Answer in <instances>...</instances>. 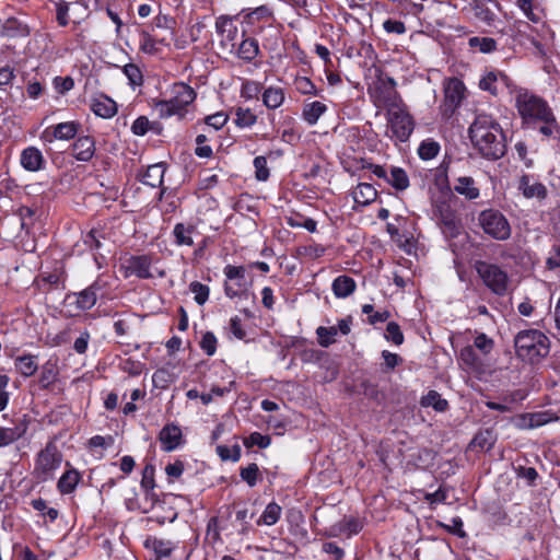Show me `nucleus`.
Listing matches in <instances>:
<instances>
[{
  "instance_id": "nucleus-62",
  "label": "nucleus",
  "mask_w": 560,
  "mask_h": 560,
  "mask_svg": "<svg viewBox=\"0 0 560 560\" xmlns=\"http://www.w3.org/2000/svg\"><path fill=\"white\" fill-rule=\"evenodd\" d=\"M539 121L544 122V125L539 128V132L546 137H551L555 132L559 131V125L557 119L552 114H550V119H540Z\"/></svg>"
},
{
  "instance_id": "nucleus-10",
  "label": "nucleus",
  "mask_w": 560,
  "mask_h": 560,
  "mask_svg": "<svg viewBox=\"0 0 560 560\" xmlns=\"http://www.w3.org/2000/svg\"><path fill=\"white\" fill-rule=\"evenodd\" d=\"M388 126L393 136L400 142H406L413 131V119L400 107L388 109Z\"/></svg>"
},
{
  "instance_id": "nucleus-27",
  "label": "nucleus",
  "mask_w": 560,
  "mask_h": 560,
  "mask_svg": "<svg viewBox=\"0 0 560 560\" xmlns=\"http://www.w3.org/2000/svg\"><path fill=\"white\" fill-rule=\"evenodd\" d=\"M355 288V281L346 275L338 276L331 284L334 294L339 299L348 298L354 292Z\"/></svg>"
},
{
  "instance_id": "nucleus-51",
  "label": "nucleus",
  "mask_w": 560,
  "mask_h": 560,
  "mask_svg": "<svg viewBox=\"0 0 560 560\" xmlns=\"http://www.w3.org/2000/svg\"><path fill=\"white\" fill-rule=\"evenodd\" d=\"M217 453L222 460L237 462L241 458V446L238 444H235L233 447L219 445Z\"/></svg>"
},
{
  "instance_id": "nucleus-20",
  "label": "nucleus",
  "mask_w": 560,
  "mask_h": 560,
  "mask_svg": "<svg viewBox=\"0 0 560 560\" xmlns=\"http://www.w3.org/2000/svg\"><path fill=\"white\" fill-rule=\"evenodd\" d=\"M518 190L525 198L545 199L547 197V188L540 182H533V176L524 174L518 182Z\"/></svg>"
},
{
  "instance_id": "nucleus-57",
  "label": "nucleus",
  "mask_w": 560,
  "mask_h": 560,
  "mask_svg": "<svg viewBox=\"0 0 560 560\" xmlns=\"http://www.w3.org/2000/svg\"><path fill=\"white\" fill-rule=\"evenodd\" d=\"M255 176L258 180L265 182L269 178V170L267 166V159L262 155L254 159Z\"/></svg>"
},
{
  "instance_id": "nucleus-18",
  "label": "nucleus",
  "mask_w": 560,
  "mask_h": 560,
  "mask_svg": "<svg viewBox=\"0 0 560 560\" xmlns=\"http://www.w3.org/2000/svg\"><path fill=\"white\" fill-rule=\"evenodd\" d=\"M127 276L135 275L140 279H150L153 277L151 273V258L147 255L131 256L126 260L125 265Z\"/></svg>"
},
{
  "instance_id": "nucleus-13",
  "label": "nucleus",
  "mask_w": 560,
  "mask_h": 560,
  "mask_svg": "<svg viewBox=\"0 0 560 560\" xmlns=\"http://www.w3.org/2000/svg\"><path fill=\"white\" fill-rule=\"evenodd\" d=\"M80 128L81 125L75 121L60 122L47 127L40 133V140L46 143H52L55 140H70L77 136Z\"/></svg>"
},
{
  "instance_id": "nucleus-34",
  "label": "nucleus",
  "mask_w": 560,
  "mask_h": 560,
  "mask_svg": "<svg viewBox=\"0 0 560 560\" xmlns=\"http://www.w3.org/2000/svg\"><path fill=\"white\" fill-rule=\"evenodd\" d=\"M80 474L75 469L67 470L58 481V490L62 494H69L74 491L80 481Z\"/></svg>"
},
{
  "instance_id": "nucleus-59",
  "label": "nucleus",
  "mask_w": 560,
  "mask_h": 560,
  "mask_svg": "<svg viewBox=\"0 0 560 560\" xmlns=\"http://www.w3.org/2000/svg\"><path fill=\"white\" fill-rule=\"evenodd\" d=\"M382 358L384 359V368L382 369L384 373L393 371L396 366L402 363L401 357L388 350L382 351Z\"/></svg>"
},
{
  "instance_id": "nucleus-17",
  "label": "nucleus",
  "mask_w": 560,
  "mask_h": 560,
  "mask_svg": "<svg viewBox=\"0 0 560 560\" xmlns=\"http://www.w3.org/2000/svg\"><path fill=\"white\" fill-rule=\"evenodd\" d=\"M159 441L164 452L176 450L183 442L180 428L174 423L166 424L159 433Z\"/></svg>"
},
{
  "instance_id": "nucleus-39",
  "label": "nucleus",
  "mask_w": 560,
  "mask_h": 560,
  "mask_svg": "<svg viewBox=\"0 0 560 560\" xmlns=\"http://www.w3.org/2000/svg\"><path fill=\"white\" fill-rule=\"evenodd\" d=\"M517 7L533 23H540L542 21V11L535 3V0H517Z\"/></svg>"
},
{
  "instance_id": "nucleus-15",
  "label": "nucleus",
  "mask_w": 560,
  "mask_h": 560,
  "mask_svg": "<svg viewBox=\"0 0 560 560\" xmlns=\"http://www.w3.org/2000/svg\"><path fill=\"white\" fill-rule=\"evenodd\" d=\"M464 83L456 79H448L444 85V107L446 112L453 113L462 103L464 97Z\"/></svg>"
},
{
  "instance_id": "nucleus-24",
  "label": "nucleus",
  "mask_w": 560,
  "mask_h": 560,
  "mask_svg": "<svg viewBox=\"0 0 560 560\" xmlns=\"http://www.w3.org/2000/svg\"><path fill=\"white\" fill-rule=\"evenodd\" d=\"M454 191L460 196H464L468 200L477 199L480 196V190L476 185V182L470 176H460L456 178Z\"/></svg>"
},
{
  "instance_id": "nucleus-52",
  "label": "nucleus",
  "mask_w": 560,
  "mask_h": 560,
  "mask_svg": "<svg viewBox=\"0 0 560 560\" xmlns=\"http://www.w3.org/2000/svg\"><path fill=\"white\" fill-rule=\"evenodd\" d=\"M259 475L258 465L255 463L249 464L247 467L241 468L240 476L249 487H254L257 483Z\"/></svg>"
},
{
  "instance_id": "nucleus-43",
  "label": "nucleus",
  "mask_w": 560,
  "mask_h": 560,
  "mask_svg": "<svg viewBox=\"0 0 560 560\" xmlns=\"http://www.w3.org/2000/svg\"><path fill=\"white\" fill-rule=\"evenodd\" d=\"M470 48L478 49L480 52L490 54L497 50V42L491 37L474 36L468 39Z\"/></svg>"
},
{
  "instance_id": "nucleus-9",
  "label": "nucleus",
  "mask_w": 560,
  "mask_h": 560,
  "mask_svg": "<svg viewBox=\"0 0 560 560\" xmlns=\"http://www.w3.org/2000/svg\"><path fill=\"white\" fill-rule=\"evenodd\" d=\"M433 215L442 232L448 237H456L460 232V220L446 201H439L433 207Z\"/></svg>"
},
{
  "instance_id": "nucleus-31",
  "label": "nucleus",
  "mask_w": 560,
  "mask_h": 560,
  "mask_svg": "<svg viewBox=\"0 0 560 560\" xmlns=\"http://www.w3.org/2000/svg\"><path fill=\"white\" fill-rule=\"evenodd\" d=\"M258 54V42L253 37L243 38L237 48V57L246 62H252Z\"/></svg>"
},
{
  "instance_id": "nucleus-44",
  "label": "nucleus",
  "mask_w": 560,
  "mask_h": 560,
  "mask_svg": "<svg viewBox=\"0 0 560 560\" xmlns=\"http://www.w3.org/2000/svg\"><path fill=\"white\" fill-rule=\"evenodd\" d=\"M257 121V116L249 109L237 107L235 108V124L241 128L252 127Z\"/></svg>"
},
{
  "instance_id": "nucleus-35",
  "label": "nucleus",
  "mask_w": 560,
  "mask_h": 560,
  "mask_svg": "<svg viewBox=\"0 0 560 560\" xmlns=\"http://www.w3.org/2000/svg\"><path fill=\"white\" fill-rule=\"evenodd\" d=\"M362 529V524L357 518H345L341 522L331 526V535L337 536L339 534L347 533L348 536L358 534Z\"/></svg>"
},
{
  "instance_id": "nucleus-6",
  "label": "nucleus",
  "mask_w": 560,
  "mask_h": 560,
  "mask_svg": "<svg viewBox=\"0 0 560 560\" xmlns=\"http://www.w3.org/2000/svg\"><path fill=\"white\" fill-rule=\"evenodd\" d=\"M478 224L487 235L497 241H506L512 233L508 219L497 209L481 211L478 215Z\"/></svg>"
},
{
  "instance_id": "nucleus-4",
  "label": "nucleus",
  "mask_w": 560,
  "mask_h": 560,
  "mask_svg": "<svg viewBox=\"0 0 560 560\" xmlns=\"http://www.w3.org/2000/svg\"><path fill=\"white\" fill-rule=\"evenodd\" d=\"M474 269L483 284L495 295L503 296L509 289V276L505 270L495 264L476 260Z\"/></svg>"
},
{
  "instance_id": "nucleus-64",
  "label": "nucleus",
  "mask_w": 560,
  "mask_h": 560,
  "mask_svg": "<svg viewBox=\"0 0 560 560\" xmlns=\"http://www.w3.org/2000/svg\"><path fill=\"white\" fill-rule=\"evenodd\" d=\"M549 269L560 268V245H553L546 260Z\"/></svg>"
},
{
  "instance_id": "nucleus-53",
  "label": "nucleus",
  "mask_w": 560,
  "mask_h": 560,
  "mask_svg": "<svg viewBox=\"0 0 560 560\" xmlns=\"http://www.w3.org/2000/svg\"><path fill=\"white\" fill-rule=\"evenodd\" d=\"M158 125V122H151L148 117L140 116L132 122L131 131L136 136H144L150 129H154Z\"/></svg>"
},
{
  "instance_id": "nucleus-25",
  "label": "nucleus",
  "mask_w": 560,
  "mask_h": 560,
  "mask_svg": "<svg viewBox=\"0 0 560 560\" xmlns=\"http://www.w3.org/2000/svg\"><path fill=\"white\" fill-rule=\"evenodd\" d=\"M101 237L103 236L96 230H91L83 236L84 246H86L93 253L94 260L100 268L105 261V256L100 253V249L102 248Z\"/></svg>"
},
{
  "instance_id": "nucleus-12",
  "label": "nucleus",
  "mask_w": 560,
  "mask_h": 560,
  "mask_svg": "<svg viewBox=\"0 0 560 560\" xmlns=\"http://www.w3.org/2000/svg\"><path fill=\"white\" fill-rule=\"evenodd\" d=\"M479 88L490 92L492 95H498L504 90L512 92L514 85L505 73L499 70H492L480 80Z\"/></svg>"
},
{
  "instance_id": "nucleus-50",
  "label": "nucleus",
  "mask_w": 560,
  "mask_h": 560,
  "mask_svg": "<svg viewBox=\"0 0 560 560\" xmlns=\"http://www.w3.org/2000/svg\"><path fill=\"white\" fill-rule=\"evenodd\" d=\"M245 447L249 448L253 446H258L260 448H266L270 445L271 439L269 435H262L259 432H253L249 436L245 438L243 441Z\"/></svg>"
},
{
  "instance_id": "nucleus-49",
  "label": "nucleus",
  "mask_w": 560,
  "mask_h": 560,
  "mask_svg": "<svg viewBox=\"0 0 560 560\" xmlns=\"http://www.w3.org/2000/svg\"><path fill=\"white\" fill-rule=\"evenodd\" d=\"M189 289L195 294L194 300L198 305H203L207 302L210 292L208 285L199 281H192L189 284Z\"/></svg>"
},
{
  "instance_id": "nucleus-21",
  "label": "nucleus",
  "mask_w": 560,
  "mask_h": 560,
  "mask_svg": "<svg viewBox=\"0 0 560 560\" xmlns=\"http://www.w3.org/2000/svg\"><path fill=\"white\" fill-rule=\"evenodd\" d=\"M72 155L81 162H89L95 153V141L90 136H82L71 145Z\"/></svg>"
},
{
  "instance_id": "nucleus-58",
  "label": "nucleus",
  "mask_w": 560,
  "mask_h": 560,
  "mask_svg": "<svg viewBox=\"0 0 560 560\" xmlns=\"http://www.w3.org/2000/svg\"><path fill=\"white\" fill-rule=\"evenodd\" d=\"M141 487L145 491L147 494L150 493L155 487L154 482V466L145 465L142 471Z\"/></svg>"
},
{
  "instance_id": "nucleus-54",
  "label": "nucleus",
  "mask_w": 560,
  "mask_h": 560,
  "mask_svg": "<svg viewBox=\"0 0 560 560\" xmlns=\"http://www.w3.org/2000/svg\"><path fill=\"white\" fill-rule=\"evenodd\" d=\"M122 72L128 78L130 84L141 85L143 82V75L139 67L135 63H127L122 68Z\"/></svg>"
},
{
  "instance_id": "nucleus-28",
  "label": "nucleus",
  "mask_w": 560,
  "mask_h": 560,
  "mask_svg": "<svg viewBox=\"0 0 560 560\" xmlns=\"http://www.w3.org/2000/svg\"><path fill=\"white\" fill-rule=\"evenodd\" d=\"M327 112V106L318 101L305 103L302 110V118L310 125L314 126L318 119Z\"/></svg>"
},
{
  "instance_id": "nucleus-16",
  "label": "nucleus",
  "mask_w": 560,
  "mask_h": 560,
  "mask_svg": "<svg viewBox=\"0 0 560 560\" xmlns=\"http://www.w3.org/2000/svg\"><path fill=\"white\" fill-rule=\"evenodd\" d=\"M30 419L26 415L13 420V427H0V447L7 446L21 439L27 431Z\"/></svg>"
},
{
  "instance_id": "nucleus-19",
  "label": "nucleus",
  "mask_w": 560,
  "mask_h": 560,
  "mask_svg": "<svg viewBox=\"0 0 560 560\" xmlns=\"http://www.w3.org/2000/svg\"><path fill=\"white\" fill-rule=\"evenodd\" d=\"M102 288L103 285L101 282L96 280L86 289L78 293H73L72 295L75 298V304L78 308L81 311L91 310L96 304L97 293L102 290Z\"/></svg>"
},
{
  "instance_id": "nucleus-56",
  "label": "nucleus",
  "mask_w": 560,
  "mask_h": 560,
  "mask_svg": "<svg viewBox=\"0 0 560 560\" xmlns=\"http://www.w3.org/2000/svg\"><path fill=\"white\" fill-rule=\"evenodd\" d=\"M385 338L397 346H400L404 342V335L397 323L389 322L387 324Z\"/></svg>"
},
{
  "instance_id": "nucleus-46",
  "label": "nucleus",
  "mask_w": 560,
  "mask_h": 560,
  "mask_svg": "<svg viewBox=\"0 0 560 560\" xmlns=\"http://www.w3.org/2000/svg\"><path fill=\"white\" fill-rule=\"evenodd\" d=\"M139 48L142 52L155 55L160 51V47L155 46V37L148 31L140 33Z\"/></svg>"
},
{
  "instance_id": "nucleus-1",
  "label": "nucleus",
  "mask_w": 560,
  "mask_h": 560,
  "mask_svg": "<svg viewBox=\"0 0 560 560\" xmlns=\"http://www.w3.org/2000/svg\"><path fill=\"white\" fill-rule=\"evenodd\" d=\"M468 131L475 149L483 159L497 161L506 153L505 135L492 116L478 115Z\"/></svg>"
},
{
  "instance_id": "nucleus-22",
  "label": "nucleus",
  "mask_w": 560,
  "mask_h": 560,
  "mask_svg": "<svg viewBox=\"0 0 560 560\" xmlns=\"http://www.w3.org/2000/svg\"><path fill=\"white\" fill-rule=\"evenodd\" d=\"M20 163L24 170L37 172L44 167L45 159L39 149L27 147L21 153Z\"/></svg>"
},
{
  "instance_id": "nucleus-37",
  "label": "nucleus",
  "mask_w": 560,
  "mask_h": 560,
  "mask_svg": "<svg viewBox=\"0 0 560 560\" xmlns=\"http://www.w3.org/2000/svg\"><path fill=\"white\" fill-rule=\"evenodd\" d=\"M147 548H152L156 556L170 558L175 545L171 540L148 538L144 542Z\"/></svg>"
},
{
  "instance_id": "nucleus-26",
  "label": "nucleus",
  "mask_w": 560,
  "mask_h": 560,
  "mask_svg": "<svg viewBox=\"0 0 560 560\" xmlns=\"http://www.w3.org/2000/svg\"><path fill=\"white\" fill-rule=\"evenodd\" d=\"M377 197V190L369 183H360L352 191V198L360 206L372 203Z\"/></svg>"
},
{
  "instance_id": "nucleus-23",
  "label": "nucleus",
  "mask_w": 560,
  "mask_h": 560,
  "mask_svg": "<svg viewBox=\"0 0 560 560\" xmlns=\"http://www.w3.org/2000/svg\"><path fill=\"white\" fill-rule=\"evenodd\" d=\"M90 108L96 116L102 118H112L117 113L116 103L104 94L93 97Z\"/></svg>"
},
{
  "instance_id": "nucleus-2",
  "label": "nucleus",
  "mask_w": 560,
  "mask_h": 560,
  "mask_svg": "<svg viewBox=\"0 0 560 560\" xmlns=\"http://www.w3.org/2000/svg\"><path fill=\"white\" fill-rule=\"evenodd\" d=\"M516 355L524 362L535 364L546 358L550 351V340L540 330L520 331L514 339Z\"/></svg>"
},
{
  "instance_id": "nucleus-5",
  "label": "nucleus",
  "mask_w": 560,
  "mask_h": 560,
  "mask_svg": "<svg viewBox=\"0 0 560 560\" xmlns=\"http://www.w3.org/2000/svg\"><path fill=\"white\" fill-rule=\"evenodd\" d=\"M515 106L518 114L524 119H548V117L550 118V114L553 113L544 98L532 94L524 89L517 90Z\"/></svg>"
},
{
  "instance_id": "nucleus-63",
  "label": "nucleus",
  "mask_w": 560,
  "mask_h": 560,
  "mask_svg": "<svg viewBox=\"0 0 560 560\" xmlns=\"http://www.w3.org/2000/svg\"><path fill=\"white\" fill-rule=\"evenodd\" d=\"M74 81L71 77H56L54 79V88L59 94H65L72 90Z\"/></svg>"
},
{
  "instance_id": "nucleus-29",
  "label": "nucleus",
  "mask_w": 560,
  "mask_h": 560,
  "mask_svg": "<svg viewBox=\"0 0 560 560\" xmlns=\"http://www.w3.org/2000/svg\"><path fill=\"white\" fill-rule=\"evenodd\" d=\"M285 100L284 91L278 86H269L264 90L261 101L269 109L279 108Z\"/></svg>"
},
{
  "instance_id": "nucleus-7",
  "label": "nucleus",
  "mask_w": 560,
  "mask_h": 560,
  "mask_svg": "<svg viewBox=\"0 0 560 560\" xmlns=\"http://www.w3.org/2000/svg\"><path fill=\"white\" fill-rule=\"evenodd\" d=\"M369 92L377 107L394 109L399 107V103L401 102L396 91V81L388 75H378L373 86L369 89Z\"/></svg>"
},
{
  "instance_id": "nucleus-14",
  "label": "nucleus",
  "mask_w": 560,
  "mask_h": 560,
  "mask_svg": "<svg viewBox=\"0 0 560 560\" xmlns=\"http://www.w3.org/2000/svg\"><path fill=\"white\" fill-rule=\"evenodd\" d=\"M558 419L559 418L555 412L544 410L517 416L514 419V425L521 430L535 429L552 421H557Z\"/></svg>"
},
{
  "instance_id": "nucleus-41",
  "label": "nucleus",
  "mask_w": 560,
  "mask_h": 560,
  "mask_svg": "<svg viewBox=\"0 0 560 560\" xmlns=\"http://www.w3.org/2000/svg\"><path fill=\"white\" fill-rule=\"evenodd\" d=\"M282 509L279 504L276 502H270L265 511L262 512L261 516L257 520V525H267L271 526L275 525L280 516H281Z\"/></svg>"
},
{
  "instance_id": "nucleus-11",
  "label": "nucleus",
  "mask_w": 560,
  "mask_h": 560,
  "mask_svg": "<svg viewBox=\"0 0 560 560\" xmlns=\"http://www.w3.org/2000/svg\"><path fill=\"white\" fill-rule=\"evenodd\" d=\"M236 16L221 15L215 20V31L220 35V45L233 51L238 37V30L235 24Z\"/></svg>"
},
{
  "instance_id": "nucleus-55",
  "label": "nucleus",
  "mask_w": 560,
  "mask_h": 560,
  "mask_svg": "<svg viewBox=\"0 0 560 560\" xmlns=\"http://www.w3.org/2000/svg\"><path fill=\"white\" fill-rule=\"evenodd\" d=\"M459 359L470 368H476L480 364V358L476 353L472 346H466L460 350Z\"/></svg>"
},
{
  "instance_id": "nucleus-32",
  "label": "nucleus",
  "mask_w": 560,
  "mask_h": 560,
  "mask_svg": "<svg viewBox=\"0 0 560 560\" xmlns=\"http://www.w3.org/2000/svg\"><path fill=\"white\" fill-rule=\"evenodd\" d=\"M16 371L24 377H30L38 370V363L35 355L23 354L14 360Z\"/></svg>"
},
{
  "instance_id": "nucleus-42",
  "label": "nucleus",
  "mask_w": 560,
  "mask_h": 560,
  "mask_svg": "<svg viewBox=\"0 0 560 560\" xmlns=\"http://www.w3.org/2000/svg\"><path fill=\"white\" fill-rule=\"evenodd\" d=\"M57 375L58 372L56 364L51 363L50 361L46 362L42 366V371L38 378L40 387L44 389L48 388L51 384L55 383V381L57 380Z\"/></svg>"
},
{
  "instance_id": "nucleus-36",
  "label": "nucleus",
  "mask_w": 560,
  "mask_h": 560,
  "mask_svg": "<svg viewBox=\"0 0 560 560\" xmlns=\"http://www.w3.org/2000/svg\"><path fill=\"white\" fill-rule=\"evenodd\" d=\"M422 407H432L438 412H444L448 409V402L436 390H429L427 395L421 398Z\"/></svg>"
},
{
  "instance_id": "nucleus-40",
  "label": "nucleus",
  "mask_w": 560,
  "mask_h": 560,
  "mask_svg": "<svg viewBox=\"0 0 560 560\" xmlns=\"http://www.w3.org/2000/svg\"><path fill=\"white\" fill-rule=\"evenodd\" d=\"M3 31L9 37H24L30 35L28 26L15 18H9L5 20L3 24Z\"/></svg>"
},
{
  "instance_id": "nucleus-8",
  "label": "nucleus",
  "mask_w": 560,
  "mask_h": 560,
  "mask_svg": "<svg viewBox=\"0 0 560 560\" xmlns=\"http://www.w3.org/2000/svg\"><path fill=\"white\" fill-rule=\"evenodd\" d=\"M60 464L61 455L58 453L56 445L48 443L37 456L35 472L40 480L46 481L52 478Z\"/></svg>"
},
{
  "instance_id": "nucleus-3",
  "label": "nucleus",
  "mask_w": 560,
  "mask_h": 560,
  "mask_svg": "<svg viewBox=\"0 0 560 560\" xmlns=\"http://www.w3.org/2000/svg\"><path fill=\"white\" fill-rule=\"evenodd\" d=\"M196 96L197 94L190 85L177 82L172 86V96L168 100H153L152 108L161 119L175 115L183 117L186 107L196 100Z\"/></svg>"
},
{
  "instance_id": "nucleus-60",
  "label": "nucleus",
  "mask_w": 560,
  "mask_h": 560,
  "mask_svg": "<svg viewBox=\"0 0 560 560\" xmlns=\"http://www.w3.org/2000/svg\"><path fill=\"white\" fill-rule=\"evenodd\" d=\"M200 348L207 355L211 357L217 351V338L211 331H207L200 341Z\"/></svg>"
},
{
  "instance_id": "nucleus-47",
  "label": "nucleus",
  "mask_w": 560,
  "mask_h": 560,
  "mask_svg": "<svg viewBox=\"0 0 560 560\" xmlns=\"http://www.w3.org/2000/svg\"><path fill=\"white\" fill-rule=\"evenodd\" d=\"M440 144L433 140H424L418 148V154L422 160H431L438 155Z\"/></svg>"
},
{
  "instance_id": "nucleus-48",
  "label": "nucleus",
  "mask_w": 560,
  "mask_h": 560,
  "mask_svg": "<svg viewBox=\"0 0 560 560\" xmlns=\"http://www.w3.org/2000/svg\"><path fill=\"white\" fill-rule=\"evenodd\" d=\"M223 272L228 280H235L236 281L235 284L238 288L244 287V284H245V268L244 267L228 265V266H225Z\"/></svg>"
},
{
  "instance_id": "nucleus-33",
  "label": "nucleus",
  "mask_w": 560,
  "mask_h": 560,
  "mask_svg": "<svg viewBox=\"0 0 560 560\" xmlns=\"http://www.w3.org/2000/svg\"><path fill=\"white\" fill-rule=\"evenodd\" d=\"M386 183L396 190L402 191L409 187V177L404 168L390 166Z\"/></svg>"
},
{
  "instance_id": "nucleus-30",
  "label": "nucleus",
  "mask_w": 560,
  "mask_h": 560,
  "mask_svg": "<svg viewBox=\"0 0 560 560\" xmlns=\"http://www.w3.org/2000/svg\"><path fill=\"white\" fill-rule=\"evenodd\" d=\"M165 167L162 163L148 166L141 182L150 187H160L163 184Z\"/></svg>"
},
{
  "instance_id": "nucleus-61",
  "label": "nucleus",
  "mask_w": 560,
  "mask_h": 560,
  "mask_svg": "<svg viewBox=\"0 0 560 560\" xmlns=\"http://www.w3.org/2000/svg\"><path fill=\"white\" fill-rule=\"evenodd\" d=\"M493 340L489 338L486 334L481 332L475 338L472 347L480 350L483 354H488L493 349Z\"/></svg>"
},
{
  "instance_id": "nucleus-45",
  "label": "nucleus",
  "mask_w": 560,
  "mask_h": 560,
  "mask_svg": "<svg viewBox=\"0 0 560 560\" xmlns=\"http://www.w3.org/2000/svg\"><path fill=\"white\" fill-rule=\"evenodd\" d=\"M316 335L318 338V343L324 348H328L330 345L335 343V341H336L335 337L337 336V327L319 326L316 329Z\"/></svg>"
},
{
  "instance_id": "nucleus-38",
  "label": "nucleus",
  "mask_w": 560,
  "mask_h": 560,
  "mask_svg": "<svg viewBox=\"0 0 560 560\" xmlns=\"http://www.w3.org/2000/svg\"><path fill=\"white\" fill-rule=\"evenodd\" d=\"M195 231L192 225H185L183 223L175 224L173 229V235L175 243L178 246H191L194 244L191 234Z\"/></svg>"
}]
</instances>
